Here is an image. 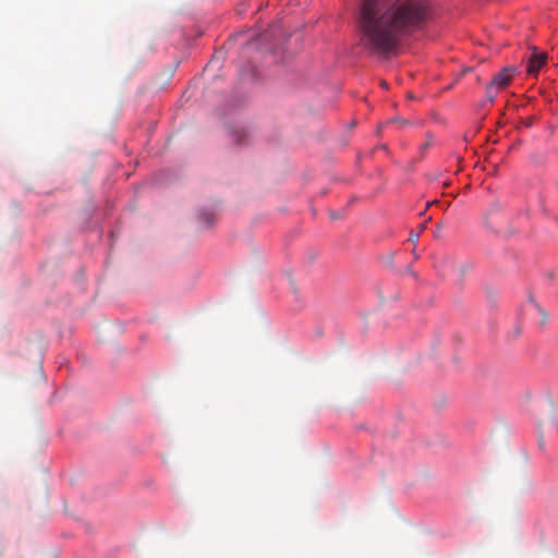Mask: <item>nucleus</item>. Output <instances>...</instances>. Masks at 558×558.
Instances as JSON below:
<instances>
[{"label":"nucleus","instance_id":"9d476101","mask_svg":"<svg viewBox=\"0 0 558 558\" xmlns=\"http://www.w3.org/2000/svg\"><path fill=\"white\" fill-rule=\"evenodd\" d=\"M424 229H425V225L423 223V225H421L420 230L422 231Z\"/></svg>","mask_w":558,"mask_h":558},{"label":"nucleus","instance_id":"6e6552de","mask_svg":"<svg viewBox=\"0 0 558 558\" xmlns=\"http://www.w3.org/2000/svg\"><path fill=\"white\" fill-rule=\"evenodd\" d=\"M418 235H420V233L414 234L413 232H411V234H410V239H409V240H410V241H416V240H417V238H418Z\"/></svg>","mask_w":558,"mask_h":558},{"label":"nucleus","instance_id":"0eeeda50","mask_svg":"<svg viewBox=\"0 0 558 558\" xmlns=\"http://www.w3.org/2000/svg\"><path fill=\"white\" fill-rule=\"evenodd\" d=\"M441 230H442V226L440 223H438L436 226V230H435V236L436 238H440L441 236Z\"/></svg>","mask_w":558,"mask_h":558},{"label":"nucleus","instance_id":"f257e3e1","mask_svg":"<svg viewBox=\"0 0 558 558\" xmlns=\"http://www.w3.org/2000/svg\"><path fill=\"white\" fill-rule=\"evenodd\" d=\"M427 7L418 0H363L360 45L371 54L388 56L426 21Z\"/></svg>","mask_w":558,"mask_h":558},{"label":"nucleus","instance_id":"f03ea898","mask_svg":"<svg viewBox=\"0 0 558 558\" xmlns=\"http://www.w3.org/2000/svg\"><path fill=\"white\" fill-rule=\"evenodd\" d=\"M517 69L514 66L504 68L499 73L494 75L490 81V84L494 85L499 90L508 86L515 73Z\"/></svg>","mask_w":558,"mask_h":558},{"label":"nucleus","instance_id":"39448f33","mask_svg":"<svg viewBox=\"0 0 558 558\" xmlns=\"http://www.w3.org/2000/svg\"><path fill=\"white\" fill-rule=\"evenodd\" d=\"M388 123L398 124L400 128H404L405 125L410 124L408 120H404L402 118L396 117L389 120Z\"/></svg>","mask_w":558,"mask_h":558},{"label":"nucleus","instance_id":"423d86ee","mask_svg":"<svg viewBox=\"0 0 558 558\" xmlns=\"http://www.w3.org/2000/svg\"><path fill=\"white\" fill-rule=\"evenodd\" d=\"M199 218L206 223L210 225L214 220V215L211 213H201Z\"/></svg>","mask_w":558,"mask_h":558},{"label":"nucleus","instance_id":"1a4fd4ad","mask_svg":"<svg viewBox=\"0 0 558 558\" xmlns=\"http://www.w3.org/2000/svg\"><path fill=\"white\" fill-rule=\"evenodd\" d=\"M381 87L387 88V83H386V82H383V83H381Z\"/></svg>","mask_w":558,"mask_h":558},{"label":"nucleus","instance_id":"f8f14e48","mask_svg":"<svg viewBox=\"0 0 558 558\" xmlns=\"http://www.w3.org/2000/svg\"><path fill=\"white\" fill-rule=\"evenodd\" d=\"M464 270H465V267H460L461 272H464Z\"/></svg>","mask_w":558,"mask_h":558},{"label":"nucleus","instance_id":"7ed1b4c3","mask_svg":"<svg viewBox=\"0 0 558 558\" xmlns=\"http://www.w3.org/2000/svg\"><path fill=\"white\" fill-rule=\"evenodd\" d=\"M533 53L530 56L527 60L526 71L530 75H536L539 70L545 65L547 60V54L542 52L538 53L536 48H533Z\"/></svg>","mask_w":558,"mask_h":558},{"label":"nucleus","instance_id":"20e7f679","mask_svg":"<svg viewBox=\"0 0 558 558\" xmlns=\"http://www.w3.org/2000/svg\"><path fill=\"white\" fill-rule=\"evenodd\" d=\"M499 92L498 88H496L494 85H492L489 83V85L486 87V96L487 98L493 101L497 95V93Z\"/></svg>","mask_w":558,"mask_h":558},{"label":"nucleus","instance_id":"9b49d317","mask_svg":"<svg viewBox=\"0 0 558 558\" xmlns=\"http://www.w3.org/2000/svg\"><path fill=\"white\" fill-rule=\"evenodd\" d=\"M331 218L336 219L337 218V214H331Z\"/></svg>","mask_w":558,"mask_h":558}]
</instances>
